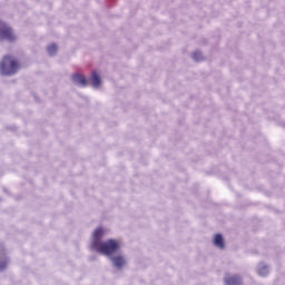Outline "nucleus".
<instances>
[{"instance_id": "obj_10", "label": "nucleus", "mask_w": 285, "mask_h": 285, "mask_svg": "<svg viewBox=\"0 0 285 285\" xmlns=\"http://www.w3.org/2000/svg\"><path fill=\"white\" fill-rule=\"evenodd\" d=\"M48 53L53 56V55H57V50H59V48L57 47V45L55 43H51L48 48Z\"/></svg>"}, {"instance_id": "obj_9", "label": "nucleus", "mask_w": 285, "mask_h": 285, "mask_svg": "<svg viewBox=\"0 0 285 285\" xmlns=\"http://www.w3.org/2000/svg\"><path fill=\"white\" fill-rule=\"evenodd\" d=\"M91 85L94 88H99L101 86V78L99 77V73L97 71H92L91 73Z\"/></svg>"}, {"instance_id": "obj_6", "label": "nucleus", "mask_w": 285, "mask_h": 285, "mask_svg": "<svg viewBox=\"0 0 285 285\" xmlns=\"http://www.w3.org/2000/svg\"><path fill=\"white\" fill-rule=\"evenodd\" d=\"M111 262L116 268H122L126 266V258L121 255L112 257Z\"/></svg>"}, {"instance_id": "obj_7", "label": "nucleus", "mask_w": 285, "mask_h": 285, "mask_svg": "<svg viewBox=\"0 0 285 285\" xmlns=\"http://www.w3.org/2000/svg\"><path fill=\"white\" fill-rule=\"evenodd\" d=\"M214 245L222 250L226 248V245L224 244V236H222V234H216L214 236Z\"/></svg>"}, {"instance_id": "obj_3", "label": "nucleus", "mask_w": 285, "mask_h": 285, "mask_svg": "<svg viewBox=\"0 0 285 285\" xmlns=\"http://www.w3.org/2000/svg\"><path fill=\"white\" fill-rule=\"evenodd\" d=\"M17 36L12 28L6 22L0 21V41H16Z\"/></svg>"}, {"instance_id": "obj_4", "label": "nucleus", "mask_w": 285, "mask_h": 285, "mask_svg": "<svg viewBox=\"0 0 285 285\" xmlns=\"http://www.w3.org/2000/svg\"><path fill=\"white\" fill-rule=\"evenodd\" d=\"M71 79L75 83H79V86H82V87L88 86V79L86 78V76L81 73H73Z\"/></svg>"}, {"instance_id": "obj_8", "label": "nucleus", "mask_w": 285, "mask_h": 285, "mask_svg": "<svg viewBox=\"0 0 285 285\" xmlns=\"http://www.w3.org/2000/svg\"><path fill=\"white\" fill-rule=\"evenodd\" d=\"M225 283L227 285H242V278L238 275H236V276H227L225 278Z\"/></svg>"}, {"instance_id": "obj_2", "label": "nucleus", "mask_w": 285, "mask_h": 285, "mask_svg": "<svg viewBox=\"0 0 285 285\" xmlns=\"http://www.w3.org/2000/svg\"><path fill=\"white\" fill-rule=\"evenodd\" d=\"M20 68L21 63H19V60L9 55L4 56L2 58V61L0 62V72L1 75H6L7 77L17 75Z\"/></svg>"}, {"instance_id": "obj_1", "label": "nucleus", "mask_w": 285, "mask_h": 285, "mask_svg": "<svg viewBox=\"0 0 285 285\" xmlns=\"http://www.w3.org/2000/svg\"><path fill=\"white\" fill-rule=\"evenodd\" d=\"M121 248V244L118 243V240L115 239H108L106 242H96L94 244V250H97V253H100L101 255H106L107 257H110V255H115L117 250Z\"/></svg>"}, {"instance_id": "obj_12", "label": "nucleus", "mask_w": 285, "mask_h": 285, "mask_svg": "<svg viewBox=\"0 0 285 285\" xmlns=\"http://www.w3.org/2000/svg\"><path fill=\"white\" fill-rule=\"evenodd\" d=\"M8 267V261L0 262V271H4Z\"/></svg>"}, {"instance_id": "obj_5", "label": "nucleus", "mask_w": 285, "mask_h": 285, "mask_svg": "<svg viewBox=\"0 0 285 285\" xmlns=\"http://www.w3.org/2000/svg\"><path fill=\"white\" fill-rule=\"evenodd\" d=\"M104 229L101 227H98L95 232H94V239L91 243V248L94 249V245L97 244V242H101V238L104 237Z\"/></svg>"}, {"instance_id": "obj_11", "label": "nucleus", "mask_w": 285, "mask_h": 285, "mask_svg": "<svg viewBox=\"0 0 285 285\" xmlns=\"http://www.w3.org/2000/svg\"><path fill=\"white\" fill-rule=\"evenodd\" d=\"M195 61H202V53L200 52H194L193 55Z\"/></svg>"}, {"instance_id": "obj_13", "label": "nucleus", "mask_w": 285, "mask_h": 285, "mask_svg": "<svg viewBox=\"0 0 285 285\" xmlns=\"http://www.w3.org/2000/svg\"><path fill=\"white\" fill-rule=\"evenodd\" d=\"M263 271H267L266 267H264Z\"/></svg>"}]
</instances>
